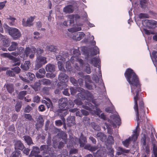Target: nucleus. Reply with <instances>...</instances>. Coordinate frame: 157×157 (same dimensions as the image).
<instances>
[{
    "instance_id": "obj_1",
    "label": "nucleus",
    "mask_w": 157,
    "mask_h": 157,
    "mask_svg": "<svg viewBox=\"0 0 157 157\" xmlns=\"http://www.w3.org/2000/svg\"><path fill=\"white\" fill-rule=\"evenodd\" d=\"M127 81L131 86V92L134 95L135 94L134 91H135L136 94L134 98L135 102V98L136 97L138 101H139L138 110L141 114L140 117L143 120H145V106L142 98L139 97V92L141 91L140 84L139 82V78L134 71L132 69L128 68L126 70L124 74Z\"/></svg>"
},
{
    "instance_id": "obj_2",
    "label": "nucleus",
    "mask_w": 157,
    "mask_h": 157,
    "mask_svg": "<svg viewBox=\"0 0 157 157\" xmlns=\"http://www.w3.org/2000/svg\"><path fill=\"white\" fill-rule=\"evenodd\" d=\"M68 99L66 98H60L58 101L59 109L56 110L58 113H62L63 112L69 107L67 106L68 103Z\"/></svg>"
},
{
    "instance_id": "obj_3",
    "label": "nucleus",
    "mask_w": 157,
    "mask_h": 157,
    "mask_svg": "<svg viewBox=\"0 0 157 157\" xmlns=\"http://www.w3.org/2000/svg\"><path fill=\"white\" fill-rule=\"evenodd\" d=\"M139 123L137 122V125L134 131V133L132 136L131 137H129L128 139L124 141H123L122 142L124 146L128 147L130 144V142L131 141H135L137 138L138 134L137 132V128L139 127Z\"/></svg>"
},
{
    "instance_id": "obj_4",
    "label": "nucleus",
    "mask_w": 157,
    "mask_h": 157,
    "mask_svg": "<svg viewBox=\"0 0 157 157\" xmlns=\"http://www.w3.org/2000/svg\"><path fill=\"white\" fill-rule=\"evenodd\" d=\"M82 106L84 109L89 111H92V109H94L95 108L96 110L94 111V112L98 116H99L102 112L99 108L93 105L90 102H86L85 105H82Z\"/></svg>"
},
{
    "instance_id": "obj_5",
    "label": "nucleus",
    "mask_w": 157,
    "mask_h": 157,
    "mask_svg": "<svg viewBox=\"0 0 157 157\" xmlns=\"http://www.w3.org/2000/svg\"><path fill=\"white\" fill-rule=\"evenodd\" d=\"M24 74L19 75V77L22 81L27 83L29 82V81L27 79V76H28V78L30 81H33L35 78V75L30 72H28L27 74H26V72H24Z\"/></svg>"
},
{
    "instance_id": "obj_6",
    "label": "nucleus",
    "mask_w": 157,
    "mask_h": 157,
    "mask_svg": "<svg viewBox=\"0 0 157 157\" xmlns=\"http://www.w3.org/2000/svg\"><path fill=\"white\" fill-rule=\"evenodd\" d=\"M57 136L59 138H62L65 144H67L68 141V143L67 144V147L68 148H70L71 147H73V143L71 140L69 139L68 140L67 139V135L65 132H61L58 133Z\"/></svg>"
},
{
    "instance_id": "obj_7",
    "label": "nucleus",
    "mask_w": 157,
    "mask_h": 157,
    "mask_svg": "<svg viewBox=\"0 0 157 157\" xmlns=\"http://www.w3.org/2000/svg\"><path fill=\"white\" fill-rule=\"evenodd\" d=\"M46 59V58L42 56H37L36 60V68L39 69L43 65L46 63H47Z\"/></svg>"
},
{
    "instance_id": "obj_8",
    "label": "nucleus",
    "mask_w": 157,
    "mask_h": 157,
    "mask_svg": "<svg viewBox=\"0 0 157 157\" xmlns=\"http://www.w3.org/2000/svg\"><path fill=\"white\" fill-rule=\"evenodd\" d=\"M143 25L149 29H154L157 27V21L148 19L143 20L142 21Z\"/></svg>"
},
{
    "instance_id": "obj_9",
    "label": "nucleus",
    "mask_w": 157,
    "mask_h": 157,
    "mask_svg": "<svg viewBox=\"0 0 157 157\" xmlns=\"http://www.w3.org/2000/svg\"><path fill=\"white\" fill-rule=\"evenodd\" d=\"M9 33L14 40L18 39L21 36V33L19 30L16 28H11L9 30Z\"/></svg>"
},
{
    "instance_id": "obj_10",
    "label": "nucleus",
    "mask_w": 157,
    "mask_h": 157,
    "mask_svg": "<svg viewBox=\"0 0 157 157\" xmlns=\"http://www.w3.org/2000/svg\"><path fill=\"white\" fill-rule=\"evenodd\" d=\"M78 61L80 64L82 69L87 74H90L91 72V70L89 64L88 63H83V60L82 59H78Z\"/></svg>"
},
{
    "instance_id": "obj_11",
    "label": "nucleus",
    "mask_w": 157,
    "mask_h": 157,
    "mask_svg": "<svg viewBox=\"0 0 157 157\" xmlns=\"http://www.w3.org/2000/svg\"><path fill=\"white\" fill-rule=\"evenodd\" d=\"M36 48L32 46L31 48L29 47H26L25 50H24L25 56V55L27 57L30 53L31 54L29 56V57L30 59H33L35 56Z\"/></svg>"
},
{
    "instance_id": "obj_12",
    "label": "nucleus",
    "mask_w": 157,
    "mask_h": 157,
    "mask_svg": "<svg viewBox=\"0 0 157 157\" xmlns=\"http://www.w3.org/2000/svg\"><path fill=\"white\" fill-rule=\"evenodd\" d=\"M35 18L34 17H30L28 18L26 21H25V19H23L22 20V24L24 26L30 27L31 26L33 25V24L32 23Z\"/></svg>"
},
{
    "instance_id": "obj_13",
    "label": "nucleus",
    "mask_w": 157,
    "mask_h": 157,
    "mask_svg": "<svg viewBox=\"0 0 157 157\" xmlns=\"http://www.w3.org/2000/svg\"><path fill=\"white\" fill-rule=\"evenodd\" d=\"M85 90L82 88L78 87L77 91L79 93H78L77 96L79 99L82 100H85Z\"/></svg>"
},
{
    "instance_id": "obj_14",
    "label": "nucleus",
    "mask_w": 157,
    "mask_h": 157,
    "mask_svg": "<svg viewBox=\"0 0 157 157\" xmlns=\"http://www.w3.org/2000/svg\"><path fill=\"white\" fill-rule=\"evenodd\" d=\"M40 151H43L44 154H49L50 155L52 153L51 148L49 147L48 145H43L40 147Z\"/></svg>"
},
{
    "instance_id": "obj_15",
    "label": "nucleus",
    "mask_w": 157,
    "mask_h": 157,
    "mask_svg": "<svg viewBox=\"0 0 157 157\" xmlns=\"http://www.w3.org/2000/svg\"><path fill=\"white\" fill-rule=\"evenodd\" d=\"M72 37L73 40L76 41H79L84 37L85 34L83 32H79L75 34Z\"/></svg>"
},
{
    "instance_id": "obj_16",
    "label": "nucleus",
    "mask_w": 157,
    "mask_h": 157,
    "mask_svg": "<svg viewBox=\"0 0 157 157\" xmlns=\"http://www.w3.org/2000/svg\"><path fill=\"white\" fill-rule=\"evenodd\" d=\"M80 146L81 147H83L87 141L86 138L85 136L82 133H81V135L78 139Z\"/></svg>"
},
{
    "instance_id": "obj_17",
    "label": "nucleus",
    "mask_w": 157,
    "mask_h": 157,
    "mask_svg": "<svg viewBox=\"0 0 157 157\" xmlns=\"http://www.w3.org/2000/svg\"><path fill=\"white\" fill-rule=\"evenodd\" d=\"M68 76L64 72L61 73L58 76V79L60 82H66L68 81Z\"/></svg>"
},
{
    "instance_id": "obj_18",
    "label": "nucleus",
    "mask_w": 157,
    "mask_h": 157,
    "mask_svg": "<svg viewBox=\"0 0 157 157\" xmlns=\"http://www.w3.org/2000/svg\"><path fill=\"white\" fill-rule=\"evenodd\" d=\"M100 62V59L96 57L91 59L89 62L91 64H93L95 67H97V66H98V68H99L100 66L99 64L100 63H99Z\"/></svg>"
},
{
    "instance_id": "obj_19",
    "label": "nucleus",
    "mask_w": 157,
    "mask_h": 157,
    "mask_svg": "<svg viewBox=\"0 0 157 157\" xmlns=\"http://www.w3.org/2000/svg\"><path fill=\"white\" fill-rule=\"evenodd\" d=\"M75 116L69 117L67 119V126L70 127L75 124Z\"/></svg>"
},
{
    "instance_id": "obj_20",
    "label": "nucleus",
    "mask_w": 157,
    "mask_h": 157,
    "mask_svg": "<svg viewBox=\"0 0 157 157\" xmlns=\"http://www.w3.org/2000/svg\"><path fill=\"white\" fill-rule=\"evenodd\" d=\"M135 104L134 106V108L136 114V119L137 121L140 120L139 118V113L138 110V105L137 104V99L136 97L135 98Z\"/></svg>"
},
{
    "instance_id": "obj_21",
    "label": "nucleus",
    "mask_w": 157,
    "mask_h": 157,
    "mask_svg": "<svg viewBox=\"0 0 157 157\" xmlns=\"http://www.w3.org/2000/svg\"><path fill=\"white\" fill-rule=\"evenodd\" d=\"M30 65V61L29 60H26L23 64L21 65V67L23 70L27 71L29 69Z\"/></svg>"
},
{
    "instance_id": "obj_22",
    "label": "nucleus",
    "mask_w": 157,
    "mask_h": 157,
    "mask_svg": "<svg viewBox=\"0 0 157 157\" xmlns=\"http://www.w3.org/2000/svg\"><path fill=\"white\" fill-rule=\"evenodd\" d=\"M15 150H22L24 148V146L23 144L20 141H17L15 144Z\"/></svg>"
},
{
    "instance_id": "obj_23",
    "label": "nucleus",
    "mask_w": 157,
    "mask_h": 157,
    "mask_svg": "<svg viewBox=\"0 0 157 157\" xmlns=\"http://www.w3.org/2000/svg\"><path fill=\"white\" fill-rule=\"evenodd\" d=\"M85 100L90 101L93 100L94 97L93 94L88 90H85Z\"/></svg>"
},
{
    "instance_id": "obj_24",
    "label": "nucleus",
    "mask_w": 157,
    "mask_h": 157,
    "mask_svg": "<svg viewBox=\"0 0 157 157\" xmlns=\"http://www.w3.org/2000/svg\"><path fill=\"white\" fill-rule=\"evenodd\" d=\"M10 59L14 63L12 65L13 66H19L20 64V62L19 61V59L17 58L14 57L12 56H10Z\"/></svg>"
},
{
    "instance_id": "obj_25",
    "label": "nucleus",
    "mask_w": 157,
    "mask_h": 157,
    "mask_svg": "<svg viewBox=\"0 0 157 157\" xmlns=\"http://www.w3.org/2000/svg\"><path fill=\"white\" fill-rule=\"evenodd\" d=\"M63 12L66 13H71L73 11V6L71 5H69L63 8Z\"/></svg>"
},
{
    "instance_id": "obj_26",
    "label": "nucleus",
    "mask_w": 157,
    "mask_h": 157,
    "mask_svg": "<svg viewBox=\"0 0 157 157\" xmlns=\"http://www.w3.org/2000/svg\"><path fill=\"white\" fill-rule=\"evenodd\" d=\"M40 150L37 147H33L32 150L31 151L29 155L32 156L38 155V154L40 153Z\"/></svg>"
},
{
    "instance_id": "obj_27",
    "label": "nucleus",
    "mask_w": 157,
    "mask_h": 157,
    "mask_svg": "<svg viewBox=\"0 0 157 157\" xmlns=\"http://www.w3.org/2000/svg\"><path fill=\"white\" fill-rule=\"evenodd\" d=\"M25 142L28 145H30L32 144H33V143L31 138L28 136H25L23 137Z\"/></svg>"
},
{
    "instance_id": "obj_28",
    "label": "nucleus",
    "mask_w": 157,
    "mask_h": 157,
    "mask_svg": "<svg viewBox=\"0 0 157 157\" xmlns=\"http://www.w3.org/2000/svg\"><path fill=\"white\" fill-rule=\"evenodd\" d=\"M18 46V44L15 42H12L11 45L8 48V50L9 51H12L15 50L17 49Z\"/></svg>"
},
{
    "instance_id": "obj_29",
    "label": "nucleus",
    "mask_w": 157,
    "mask_h": 157,
    "mask_svg": "<svg viewBox=\"0 0 157 157\" xmlns=\"http://www.w3.org/2000/svg\"><path fill=\"white\" fill-rule=\"evenodd\" d=\"M45 69L47 72H53L55 71L54 65L51 64H47L46 65Z\"/></svg>"
},
{
    "instance_id": "obj_30",
    "label": "nucleus",
    "mask_w": 157,
    "mask_h": 157,
    "mask_svg": "<svg viewBox=\"0 0 157 157\" xmlns=\"http://www.w3.org/2000/svg\"><path fill=\"white\" fill-rule=\"evenodd\" d=\"M6 90L8 92L11 94L14 91V89L13 88V85L11 84H7L5 85Z\"/></svg>"
},
{
    "instance_id": "obj_31",
    "label": "nucleus",
    "mask_w": 157,
    "mask_h": 157,
    "mask_svg": "<svg viewBox=\"0 0 157 157\" xmlns=\"http://www.w3.org/2000/svg\"><path fill=\"white\" fill-rule=\"evenodd\" d=\"M7 20L9 25L13 26L15 25V21L16 20L15 18L10 16L9 17L7 18Z\"/></svg>"
},
{
    "instance_id": "obj_32",
    "label": "nucleus",
    "mask_w": 157,
    "mask_h": 157,
    "mask_svg": "<svg viewBox=\"0 0 157 157\" xmlns=\"http://www.w3.org/2000/svg\"><path fill=\"white\" fill-rule=\"evenodd\" d=\"M97 136L102 142L105 141L107 138L106 135L101 132L98 133L97 134Z\"/></svg>"
},
{
    "instance_id": "obj_33",
    "label": "nucleus",
    "mask_w": 157,
    "mask_h": 157,
    "mask_svg": "<svg viewBox=\"0 0 157 157\" xmlns=\"http://www.w3.org/2000/svg\"><path fill=\"white\" fill-rule=\"evenodd\" d=\"M17 52L19 55H20L21 58H24L25 57L24 48L22 47H17Z\"/></svg>"
},
{
    "instance_id": "obj_34",
    "label": "nucleus",
    "mask_w": 157,
    "mask_h": 157,
    "mask_svg": "<svg viewBox=\"0 0 157 157\" xmlns=\"http://www.w3.org/2000/svg\"><path fill=\"white\" fill-rule=\"evenodd\" d=\"M67 85L66 82H59L57 84V86L59 89L61 90H62L63 89L66 88Z\"/></svg>"
},
{
    "instance_id": "obj_35",
    "label": "nucleus",
    "mask_w": 157,
    "mask_h": 157,
    "mask_svg": "<svg viewBox=\"0 0 157 157\" xmlns=\"http://www.w3.org/2000/svg\"><path fill=\"white\" fill-rule=\"evenodd\" d=\"M85 85L86 88L89 90L93 89L96 87V85L92 82L91 83L85 84Z\"/></svg>"
},
{
    "instance_id": "obj_36",
    "label": "nucleus",
    "mask_w": 157,
    "mask_h": 157,
    "mask_svg": "<svg viewBox=\"0 0 157 157\" xmlns=\"http://www.w3.org/2000/svg\"><path fill=\"white\" fill-rule=\"evenodd\" d=\"M46 48L48 51L50 52H56L57 50V49L56 46L52 45H47Z\"/></svg>"
},
{
    "instance_id": "obj_37",
    "label": "nucleus",
    "mask_w": 157,
    "mask_h": 157,
    "mask_svg": "<svg viewBox=\"0 0 157 157\" xmlns=\"http://www.w3.org/2000/svg\"><path fill=\"white\" fill-rule=\"evenodd\" d=\"M21 152L18 150H15L11 154L10 157H21Z\"/></svg>"
},
{
    "instance_id": "obj_38",
    "label": "nucleus",
    "mask_w": 157,
    "mask_h": 157,
    "mask_svg": "<svg viewBox=\"0 0 157 157\" xmlns=\"http://www.w3.org/2000/svg\"><path fill=\"white\" fill-rule=\"evenodd\" d=\"M27 91L25 90L20 92L18 95V98L20 100L23 99L24 97L27 94Z\"/></svg>"
},
{
    "instance_id": "obj_39",
    "label": "nucleus",
    "mask_w": 157,
    "mask_h": 157,
    "mask_svg": "<svg viewBox=\"0 0 157 157\" xmlns=\"http://www.w3.org/2000/svg\"><path fill=\"white\" fill-rule=\"evenodd\" d=\"M22 102L21 101H18L17 102L15 106V110L17 112L20 111L22 106Z\"/></svg>"
},
{
    "instance_id": "obj_40",
    "label": "nucleus",
    "mask_w": 157,
    "mask_h": 157,
    "mask_svg": "<svg viewBox=\"0 0 157 157\" xmlns=\"http://www.w3.org/2000/svg\"><path fill=\"white\" fill-rule=\"evenodd\" d=\"M58 65L59 70L65 72L66 70L65 69L63 64L62 61H59L58 62Z\"/></svg>"
},
{
    "instance_id": "obj_41",
    "label": "nucleus",
    "mask_w": 157,
    "mask_h": 157,
    "mask_svg": "<svg viewBox=\"0 0 157 157\" xmlns=\"http://www.w3.org/2000/svg\"><path fill=\"white\" fill-rule=\"evenodd\" d=\"M99 53V49L97 46H94L93 47L92 51L91 52V54L93 56L96 55L98 53Z\"/></svg>"
},
{
    "instance_id": "obj_42",
    "label": "nucleus",
    "mask_w": 157,
    "mask_h": 157,
    "mask_svg": "<svg viewBox=\"0 0 157 157\" xmlns=\"http://www.w3.org/2000/svg\"><path fill=\"white\" fill-rule=\"evenodd\" d=\"M85 79V84L88 83H91L92 82L90 76L89 75H86L83 77Z\"/></svg>"
},
{
    "instance_id": "obj_43",
    "label": "nucleus",
    "mask_w": 157,
    "mask_h": 157,
    "mask_svg": "<svg viewBox=\"0 0 157 157\" xmlns=\"http://www.w3.org/2000/svg\"><path fill=\"white\" fill-rule=\"evenodd\" d=\"M82 30L81 27H76L68 29V31L71 32H75L78 31H80Z\"/></svg>"
},
{
    "instance_id": "obj_44",
    "label": "nucleus",
    "mask_w": 157,
    "mask_h": 157,
    "mask_svg": "<svg viewBox=\"0 0 157 157\" xmlns=\"http://www.w3.org/2000/svg\"><path fill=\"white\" fill-rule=\"evenodd\" d=\"M119 150L121 152H118L117 153V155H120L123 153H128L129 151V150H126L121 147H119Z\"/></svg>"
},
{
    "instance_id": "obj_45",
    "label": "nucleus",
    "mask_w": 157,
    "mask_h": 157,
    "mask_svg": "<svg viewBox=\"0 0 157 157\" xmlns=\"http://www.w3.org/2000/svg\"><path fill=\"white\" fill-rule=\"evenodd\" d=\"M104 153L101 151H98L96 153H94V155L96 157H103Z\"/></svg>"
},
{
    "instance_id": "obj_46",
    "label": "nucleus",
    "mask_w": 157,
    "mask_h": 157,
    "mask_svg": "<svg viewBox=\"0 0 157 157\" xmlns=\"http://www.w3.org/2000/svg\"><path fill=\"white\" fill-rule=\"evenodd\" d=\"M149 17L150 16L148 14L146 13H140L139 15V17L140 19L149 18Z\"/></svg>"
},
{
    "instance_id": "obj_47",
    "label": "nucleus",
    "mask_w": 157,
    "mask_h": 157,
    "mask_svg": "<svg viewBox=\"0 0 157 157\" xmlns=\"http://www.w3.org/2000/svg\"><path fill=\"white\" fill-rule=\"evenodd\" d=\"M114 151L113 149L111 147H109L108 149L107 154L110 155L111 157H113Z\"/></svg>"
},
{
    "instance_id": "obj_48",
    "label": "nucleus",
    "mask_w": 157,
    "mask_h": 157,
    "mask_svg": "<svg viewBox=\"0 0 157 157\" xmlns=\"http://www.w3.org/2000/svg\"><path fill=\"white\" fill-rule=\"evenodd\" d=\"M3 45L6 47H7L10 45V40L9 39H6L3 40Z\"/></svg>"
},
{
    "instance_id": "obj_49",
    "label": "nucleus",
    "mask_w": 157,
    "mask_h": 157,
    "mask_svg": "<svg viewBox=\"0 0 157 157\" xmlns=\"http://www.w3.org/2000/svg\"><path fill=\"white\" fill-rule=\"evenodd\" d=\"M38 121L39 124L42 126L43 125L44 120L43 119L42 116L40 115L38 118Z\"/></svg>"
},
{
    "instance_id": "obj_50",
    "label": "nucleus",
    "mask_w": 157,
    "mask_h": 157,
    "mask_svg": "<svg viewBox=\"0 0 157 157\" xmlns=\"http://www.w3.org/2000/svg\"><path fill=\"white\" fill-rule=\"evenodd\" d=\"M108 143L109 144H112L113 143V137L111 136H109L107 139Z\"/></svg>"
},
{
    "instance_id": "obj_51",
    "label": "nucleus",
    "mask_w": 157,
    "mask_h": 157,
    "mask_svg": "<svg viewBox=\"0 0 157 157\" xmlns=\"http://www.w3.org/2000/svg\"><path fill=\"white\" fill-rule=\"evenodd\" d=\"M66 68L67 70L69 71H70L72 70L71 63L69 61L66 62Z\"/></svg>"
},
{
    "instance_id": "obj_52",
    "label": "nucleus",
    "mask_w": 157,
    "mask_h": 157,
    "mask_svg": "<svg viewBox=\"0 0 157 157\" xmlns=\"http://www.w3.org/2000/svg\"><path fill=\"white\" fill-rule=\"evenodd\" d=\"M70 80L71 83L74 86H76L78 85V82L77 80L74 78L71 77L70 78Z\"/></svg>"
},
{
    "instance_id": "obj_53",
    "label": "nucleus",
    "mask_w": 157,
    "mask_h": 157,
    "mask_svg": "<svg viewBox=\"0 0 157 157\" xmlns=\"http://www.w3.org/2000/svg\"><path fill=\"white\" fill-rule=\"evenodd\" d=\"M56 59L57 60H60L61 61L64 62L65 61V58L62 56L60 55H58L56 56Z\"/></svg>"
},
{
    "instance_id": "obj_54",
    "label": "nucleus",
    "mask_w": 157,
    "mask_h": 157,
    "mask_svg": "<svg viewBox=\"0 0 157 157\" xmlns=\"http://www.w3.org/2000/svg\"><path fill=\"white\" fill-rule=\"evenodd\" d=\"M78 88V87H77L76 88L74 87H70V90L71 93V95H74L76 93L77 91Z\"/></svg>"
},
{
    "instance_id": "obj_55",
    "label": "nucleus",
    "mask_w": 157,
    "mask_h": 157,
    "mask_svg": "<svg viewBox=\"0 0 157 157\" xmlns=\"http://www.w3.org/2000/svg\"><path fill=\"white\" fill-rule=\"evenodd\" d=\"M80 59L78 58V57L76 56H73L71 57L70 61L72 63H73L76 60L78 62V59Z\"/></svg>"
},
{
    "instance_id": "obj_56",
    "label": "nucleus",
    "mask_w": 157,
    "mask_h": 157,
    "mask_svg": "<svg viewBox=\"0 0 157 157\" xmlns=\"http://www.w3.org/2000/svg\"><path fill=\"white\" fill-rule=\"evenodd\" d=\"M44 52V50L39 47H38L36 48V52L38 55H40L42 54Z\"/></svg>"
},
{
    "instance_id": "obj_57",
    "label": "nucleus",
    "mask_w": 157,
    "mask_h": 157,
    "mask_svg": "<svg viewBox=\"0 0 157 157\" xmlns=\"http://www.w3.org/2000/svg\"><path fill=\"white\" fill-rule=\"evenodd\" d=\"M73 53L77 56L80 55V51L78 48L77 49H74L73 51Z\"/></svg>"
},
{
    "instance_id": "obj_58",
    "label": "nucleus",
    "mask_w": 157,
    "mask_h": 157,
    "mask_svg": "<svg viewBox=\"0 0 157 157\" xmlns=\"http://www.w3.org/2000/svg\"><path fill=\"white\" fill-rule=\"evenodd\" d=\"M42 82L43 84L44 85H49L51 84V82L48 79H43Z\"/></svg>"
},
{
    "instance_id": "obj_59",
    "label": "nucleus",
    "mask_w": 157,
    "mask_h": 157,
    "mask_svg": "<svg viewBox=\"0 0 157 157\" xmlns=\"http://www.w3.org/2000/svg\"><path fill=\"white\" fill-rule=\"evenodd\" d=\"M87 147L89 150L92 151H95L98 149L97 146H87Z\"/></svg>"
},
{
    "instance_id": "obj_60",
    "label": "nucleus",
    "mask_w": 157,
    "mask_h": 157,
    "mask_svg": "<svg viewBox=\"0 0 157 157\" xmlns=\"http://www.w3.org/2000/svg\"><path fill=\"white\" fill-rule=\"evenodd\" d=\"M24 116L25 118L29 121H31L33 119L31 115L29 114L25 113Z\"/></svg>"
},
{
    "instance_id": "obj_61",
    "label": "nucleus",
    "mask_w": 157,
    "mask_h": 157,
    "mask_svg": "<svg viewBox=\"0 0 157 157\" xmlns=\"http://www.w3.org/2000/svg\"><path fill=\"white\" fill-rule=\"evenodd\" d=\"M12 70L17 74L19 73L21 71L20 68L18 67H16L13 68L12 69Z\"/></svg>"
},
{
    "instance_id": "obj_62",
    "label": "nucleus",
    "mask_w": 157,
    "mask_h": 157,
    "mask_svg": "<svg viewBox=\"0 0 157 157\" xmlns=\"http://www.w3.org/2000/svg\"><path fill=\"white\" fill-rule=\"evenodd\" d=\"M78 152V150L77 149L71 148L69 151V154H73L77 153Z\"/></svg>"
},
{
    "instance_id": "obj_63",
    "label": "nucleus",
    "mask_w": 157,
    "mask_h": 157,
    "mask_svg": "<svg viewBox=\"0 0 157 157\" xmlns=\"http://www.w3.org/2000/svg\"><path fill=\"white\" fill-rule=\"evenodd\" d=\"M6 74L10 76L13 77L15 76L14 72L10 70H8L6 71Z\"/></svg>"
},
{
    "instance_id": "obj_64",
    "label": "nucleus",
    "mask_w": 157,
    "mask_h": 157,
    "mask_svg": "<svg viewBox=\"0 0 157 157\" xmlns=\"http://www.w3.org/2000/svg\"><path fill=\"white\" fill-rule=\"evenodd\" d=\"M32 109V108L29 105H27L25 108L24 112L29 113Z\"/></svg>"
}]
</instances>
